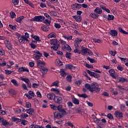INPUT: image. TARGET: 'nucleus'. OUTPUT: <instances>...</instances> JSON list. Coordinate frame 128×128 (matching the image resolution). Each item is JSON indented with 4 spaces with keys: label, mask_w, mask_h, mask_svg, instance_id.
<instances>
[{
    "label": "nucleus",
    "mask_w": 128,
    "mask_h": 128,
    "mask_svg": "<svg viewBox=\"0 0 128 128\" xmlns=\"http://www.w3.org/2000/svg\"><path fill=\"white\" fill-rule=\"evenodd\" d=\"M50 44L52 46L51 48H52L54 50H57L58 48H60V42L57 39L52 38L50 40Z\"/></svg>",
    "instance_id": "f257e3e1"
},
{
    "label": "nucleus",
    "mask_w": 128,
    "mask_h": 128,
    "mask_svg": "<svg viewBox=\"0 0 128 128\" xmlns=\"http://www.w3.org/2000/svg\"><path fill=\"white\" fill-rule=\"evenodd\" d=\"M28 38H30V34L28 32L24 33V36H22L18 37V40L20 44H24V42H29Z\"/></svg>",
    "instance_id": "f03ea898"
},
{
    "label": "nucleus",
    "mask_w": 128,
    "mask_h": 128,
    "mask_svg": "<svg viewBox=\"0 0 128 128\" xmlns=\"http://www.w3.org/2000/svg\"><path fill=\"white\" fill-rule=\"evenodd\" d=\"M80 54L82 56H86V54H88V56H92V50L85 47H82Z\"/></svg>",
    "instance_id": "7ed1b4c3"
},
{
    "label": "nucleus",
    "mask_w": 128,
    "mask_h": 128,
    "mask_svg": "<svg viewBox=\"0 0 128 128\" xmlns=\"http://www.w3.org/2000/svg\"><path fill=\"white\" fill-rule=\"evenodd\" d=\"M100 92V88L98 87V83H92L91 92Z\"/></svg>",
    "instance_id": "20e7f679"
},
{
    "label": "nucleus",
    "mask_w": 128,
    "mask_h": 128,
    "mask_svg": "<svg viewBox=\"0 0 128 128\" xmlns=\"http://www.w3.org/2000/svg\"><path fill=\"white\" fill-rule=\"evenodd\" d=\"M45 18L43 16H35L32 20V22H44Z\"/></svg>",
    "instance_id": "39448f33"
},
{
    "label": "nucleus",
    "mask_w": 128,
    "mask_h": 128,
    "mask_svg": "<svg viewBox=\"0 0 128 128\" xmlns=\"http://www.w3.org/2000/svg\"><path fill=\"white\" fill-rule=\"evenodd\" d=\"M82 42V38H76L74 40V42H75L74 46L76 48H80V44Z\"/></svg>",
    "instance_id": "423d86ee"
},
{
    "label": "nucleus",
    "mask_w": 128,
    "mask_h": 128,
    "mask_svg": "<svg viewBox=\"0 0 128 128\" xmlns=\"http://www.w3.org/2000/svg\"><path fill=\"white\" fill-rule=\"evenodd\" d=\"M114 116L116 118H118V120H120L124 118V114H122V112H120V111L115 112Z\"/></svg>",
    "instance_id": "0eeeda50"
},
{
    "label": "nucleus",
    "mask_w": 128,
    "mask_h": 128,
    "mask_svg": "<svg viewBox=\"0 0 128 128\" xmlns=\"http://www.w3.org/2000/svg\"><path fill=\"white\" fill-rule=\"evenodd\" d=\"M54 101L56 104H62V98L59 96H55Z\"/></svg>",
    "instance_id": "6e6552de"
},
{
    "label": "nucleus",
    "mask_w": 128,
    "mask_h": 128,
    "mask_svg": "<svg viewBox=\"0 0 128 128\" xmlns=\"http://www.w3.org/2000/svg\"><path fill=\"white\" fill-rule=\"evenodd\" d=\"M66 114H62L60 112H55L54 113V117L55 118H62L64 116V115Z\"/></svg>",
    "instance_id": "1a4fd4ad"
},
{
    "label": "nucleus",
    "mask_w": 128,
    "mask_h": 128,
    "mask_svg": "<svg viewBox=\"0 0 128 128\" xmlns=\"http://www.w3.org/2000/svg\"><path fill=\"white\" fill-rule=\"evenodd\" d=\"M30 72V70H28V69L25 66H22L18 68V72Z\"/></svg>",
    "instance_id": "9d476101"
},
{
    "label": "nucleus",
    "mask_w": 128,
    "mask_h": 128,
    "mask_svg": "<svg viewBox=\"0 0 128 128\" xmlns=\"http://www.w3.org/2000/svg\"><path fill=\"white\" fill-rule=\"evenodd\" d=\"M57 110L62 114H66V112L64 110V108H62V105H59L57 106Z\"/></svg>",
    "instance_id": "9b49d317"
},
{
    "label": "nucleus",
    "mask_w": 128,
    "mask_h": 128,
    "mask_svg": "<svg viewBox=\"0 0 128 128\" xmlns=\"http://www.w3.org/2000/svg\"><path fill=\"white\" fill-rule=\"evenodd\" d=\"M72 10H80V8H82V4H72Z\"/></svg>",
    "instance_id": "f8f14e48"
},
{
    "label": "nucleus",
    "mask_w": 128,
    "mask_h": 128,
    "mask_svg": "<svg viewBox=\"0 0 128 128\" xmlns=\"http://www.w3.org/2000/svg\"><path fill=\"white\" fill-rule=\"evenodd\" d=\"M110 34L112 36H118V31L116 30H111L109 32Z\"/></svg>",
    "instance_id": "ddd939ff"
},
{
    "label": "nucleus",
    "mask_w": 128,
    "mask_h": 128,
    "mask_svg": "<svg viewBox=\"0 0 128 128\" xmlns=\"http://www.w3.org/2000/svg\"><path fill=\"white\" fill-rule=\"evenodd\" d=\"M62 50H68V52H72V48H70V46L66 44L62 46Z\"/></svg>",
    "instance_id": "4468645a"
},
{
    "label": "nucleus",
    "mask_w": 128,
    "mask_h": 128,
    "mask_svg": "<svg viewBox=\"0 0 128 128\" xmlns=\"http://www.w3.org/2000/svg\"><path fill=\"white\" fill-rule=\"evenodd\" d=\"M44 66H46V63L44 62H42L40 60L37 61V66L38 68H44Z\"/></svg>",
    "instance_id": "2eb2a0df"
},
{
    "label": "nucleus",
    "mask_w": 128,
    "mask_h": 128,
    "mask_svg": "<svg viewBox=\"0 0 128 128\" xmlns=\"http://www.w3.org/2000/svg\"><path fill=\"white\" fill-rule=\"evenodd\" d=\"M94 12L97 14H102V8L96 7L94 10Z\"/></svg>",
    "instance_id": "dca6fc26"
},
{
    "label": "nucleus",
    "mask_w": 128,
    "mask_h": 128,
    "mask_svg": "<svg viewBox=\"0 0 128 128\" xmlns=\"http://www.w3.org/2000/svg\"><path fill=\"white\" fill-rule=\"evenodd\" d=\"M6 46L8 50H12V46L8 40H6Z\"/></svg>",
    "instance_id": "f3484780"
},
{
    "label": "nucleus",
    "mask_w": 128,
    "mask_h": 128,
    "mask_svg": "<svg viewBox=\"0 0 128 128\" xmlns=\"http://www.w3.org/2000/svg\"><path fill=\"white\" fill-rule=\"evenodd\" d=\"M72 18H74L78 22H82V16H74Z\"/></svg>",
    "instance_id": "a211bd4d"
},
{
    "label": "nucleus",
    "mask_w": 128,
    "mask_h": 128,
    "mask_svg": "<svg viewBox=\"0 0 128 128\" xmlns=\"http://www.w3.org/2000/svg\"><path fill=\"white\" fill-rule=\"evenodd\" d=\"M104 18H106L108 20H114V15L108 14V17H104V16H103Z\"/></svg>",
    "instance_id": "6ab92c4d"
},
{
    "label": "nucleus",
    "mask_w": 128,
    "mask_h": 128,
    "mask_svg": "<svg viewBox=\"0 0 128 128\" xmlns=\"http://www.w3.org/2000/svg\"><path fill=\"white\" fill-rule=\"evenodd\" d=\"M72 102L74 104H80V100L74 97L72 98Z\"/></svg>",
    "instance_id": "aec40b11"
},
{
    "label": "nucleus",
    "mask_w": 128,
    "mask_h": 128,
    "mask_svg": "<svg viewBox=\"0 0 128 128\" xmlns=\"http://www.w3.org/2000/svg\"><path fill=\"white\" fill-rule=\"evenodd\" d=\"M54 96H56V95L54 94H49L47 95V98H48V100H54Z\"/></svg>",
    "instance_id": "412c9836"
},
{
    "label": "nucleus",
    "mask_w": 128,
    "mask_h": 128,
    "mask_svg": "<svg viewBox=\"0 0 128 128\" xmlns=\"http://www.w3.org/2000/svg\"><path fill=\"white\" fill-rule=\"evenodd\" d=\"M41 28L44 32H48L50 30V27L46 26H42Z\"/></svg>",
    "instance_id": "4be33fe9"
},
{
    "label": "nucleus",
    "mask_w": 128,
    "mask_h": 128,
    "mask_svg": "<svg viewBox=\"0 0 128 128\" xmlns=\"http://www.w3.org/2000/svg\"><path fill=\"white\" fill-rule=\"evenodd\" d=\"M12 122H22V119H20L15 116H12Z\"/></svg>",
    "instance_id": "5701e85b"
},
{
    "label": "nucleus",
    "mask_w": 128,
    "mask_h": 128,
    "mask_svg": "<svg viewBox=\"0 0 128 128\" xmlns=\"http://www.w3.org/2000/svg\"><path fill=\"white\" fill-rule=\"evenodd\" d=\"M40 72H41L43 74H46L48 72V70L46 68H40Z\"/></svg>",
    "instance_id": "b1692460"
},
{
    "label": "nucleus",
    "mask_w": 128,
    "mask_h": 128,
    "mask_svg": "<svg viewBox=\"0 0 128 128\" xmlns=\"http://www.w3.org/2000/svg\"><path fill=\"white\" fill-rule=\"evenodd\" d=\"M108 72L110 74V76H112V78H115L114 76V69H110L108 70Z\"/></svg>",
    "instance_id": "393cba45"
},
{
    "label": "nucleus",
    "mask_w": 128,
    "mask_h": 128,
    "mask_svg": "<svg viewBox=\"0 0 128 128\" xmlns=\"http://www.w3.org/2000/svg\"><path fill=\"white\" fill-rule=\"evenodd\" d=\"M119 82H128V79L124 78H120L118 79Z\"/></svg>",
    "instance_id": "a878e982"
},
{
    "label": "nucleus",
    "mask_w": 128,
    "mask_h": 128,
    "mask_svg": "<svg viewBox=\"0 0 128 128\" xmlns=\"http://www.w3.org/2000/svg\"><path fill=\"white\" fill-rule=\"evenodd\" d=\"M85 88L86 90H88L92 92V84H85Z\"/></svg>",
    "instance_id": "bb28decb"
},
{
    "label": "nucleus",
    "mask_w": 128,
    "mask_h": 128,
    "mask_svg": "<svg viewBox=\"0 0 128 128\" xmlns=\"http://www.w3.org/2000/svg\"><path fill=\"white\" fill-rule=\"evenodd\" d=\"M66 68H69V70H72L73 68H76V66L70 64L66 66Z\"/></svg>",
    "instance_id": "cd10ccee"
},
{
    "label": "nucleus",
    "mask_w": 128,
    "mask_h": 128,
    "mask_svg": "<svg viewBox=\"0 0 128 128\" xmlns=\"http://www.w3.org/2000/svg\"><path fill=\"white\" fill-rule=\"evenodd\" d=\"M11 82L13 84L14 86H18V81L16 80L15 79H12L11 80Z\"/></svg>",
    "instance_id": "c85d7f7f"
},
{
    "label": "nucleus",
    "mask_w": 128,
    "mask_h": 128,
    "mask_svg": "<svg viewBox=\"0 0 128 128\" xmlns=\"http://www.w3.org/2000/svg\"><path fill=\"white\" fill-rule=\"evenodd\" d=\"M24 16H21L17 18V19L16 20V21L17 22H19V24H22V20H24Z\"/></svg>",
    "instance_id": "c756f323"
},
{
    "label": "nucleus",
    "mask_w": 128,
    "mask_h": 128,
    "mask_svg": "<svg viewBox=\"0 0 128 128\" xmlns=\"http://www.w3.org/2000/svg\"><path fill=\"white\" fill-rule=\"evenodd\" d=\"M8 26L11 30H16V28H18V26H16V25L13 26L12 24H9Z\"/></svg>",
    "instance_id": "7c9ffc66"
},
{
    "label": "nucleus",
    "mask_w": 128,
    "mask_h": 128,
    "mask_svg": "<svg viewBox=\"0 0 128 128\" xmlns=\"http://www.w3.org/2000/svg\"><path fill=\"white\" fill-rule=\"evenodd\" d=\"M118 30L120 32H121L122 34H128V32L123 30L122 28L120 27L118 28Z\"/></svg>",
    "instance_id": "2f4dec72"
},
{
    "label": "nucleus",
    "mask_w": 128,
    "mask_h": 128,
    "mask_svg": "<svg viewBox=\"0 0 128 128\" xmlns=\"http://www.w3.org/2000/svg\"><path fill=\"white\" fill-rule=\"evenodd\" d=\"M31 36L32 38H34V40L36 42H40V37L36 35H35L34 36V35H32Z\"/></svg>",
    "instance_id": "473e14b6"
},
{
    "label": "nucleus",
    "mask_w": 128,
    "mask_h": 128,
    "mask_svg": "<svg viewBox=\"0 0 128 128\" xmlns=\"http://www.w3.org/2000/svg\"><path fill=\"white\" fill-rule=\"evenodd\" d=\"M51 92H54L55 94H58L60 92V89L58 88H52L51 89Z\"/></svg>",
    "instance_id": "72a5a7b5"
},
{
    "label": "nucleus",
    "mask_w": 128,
    "mask_h": 128,
    "mask_svg": "<svg viewBox=\"0 0 128 128\" xmlns=\"http://www.w3.org/2000/svg\"><path fill=\"white\" fill-rule=\"evenodd\" d=\"M9 92L10 94H13L14 96L16 94H18V92H16V90H14V89H10V90H9Z\"/></svg>",
    "instance_id": "f704fd0d"
},
{
    "label": "nucleus",
    "mask_w": 128,
    "mask_h": 128,
    "mask_svg": "<svg viewBox=\"0 0 128 128\" xmlns=\"http://www.w3.org/2000/svg\"><path fill=\"white\" fill-rule=\"evenodd\" d=\"M25 108H32V104L30 102H26L25 104Z\"/></svg>",
    "instance_id": "c9c22d12"
},
{
    "label": "nucleus",
    "mask_w": 128,
    "mask_h": 128,
    "mask_svg": "<svg viewBox=\"0 0 128 128\" xmlns=\"http://www.w3.org/2000/svg\"><path fill=\"white\" fill-rule=\"evenodd\" d=\"M58 84H60V82L58 80H56L52 82L51 86H58Z\"/></svg>",
    "instance_id": "e433bc0d"
},
{
    "label": "nucleus",
    "mask_w": 128,
    "mask_h": 128,
    "mask_svg": "<svg viewBox=\"0 0 128 128\" xmlns=\"http://www.w3.org/2000/svg\"><path fill=\"white\" fill-rule=\"evenodd\" d=\"M70 56H72V53L70 52H66L65 56L66 58H68V60H71Z\"/></svg>",
    "instance_id": "4c0bfd02"
},
{
    "label": "nucleus",
    "mask_w": 128,
    "mask_h": 128,
    "mask_svg": "<svg viewBox=\"0 0 128 128\" xmlns=\"http://www.w3.org/2000/svg\"><path fill=\"white\" fill-rule=\"evenodd\" d=\"M12 2L14 6H18V4H20V0H12Z\"/></svg>",
    "instance_id": "58836bf2"
},
{
    "label": "nucleus",
    "mask_w": 128,
    "mask_h": 128,
    "mask_svg": "<svg viewBox=\"0 0 128 128\" xmlns=\"http://www.w3.org/2000/svg\"><path fill=\"white\" fill-rule=\"evenodd\" d=\"M92 40L95 44H100V42H102V40L98 38H93Z\"/></svg>",
    "instance_id": "ea45409f"
},
{
    "label": "nucleus",
    "mask_w": 128,
    "mask_h": 128,
    "mask_svg": "<svg viewBox=\"0 0 128 128\" xmlns=\"http://www.w3.org/2000/svg\"><path fill=\"white\" fill-rule=\"evenodd\" d=\"M20 80L22 82H26V84L30 82L29 79L28 78H22V77H20Z\"/></svg>",
    "instance_id": "a19ab883"
},
{
    "label": "nucleus",
    "mask_w": 128,
    "mask_h": 128,
    "mask_svg": "<svg viewBox=\"0 0 128 128\" xmlns=\"http://www.w3.org/2000/svg\"><path fill=\"white\" fill-rule=\"evenodd\" d=\"M34 60H38L42 56V55H38V54H34Z\"/></svg>",
    "instance_id": "79ce46f5"
},
{
    "label": "nucleus",
    "mask_w": 128,
    "mask_h": 128,
    "mask_svg": "<svg viewBox=\"0 0 128 128\" xmlns=\"http://www.w3.org/2000/svg\"><path fill=\"white\" fill-rule=\"evenodd\" d=\"M87 74H88L90 76H94V72H92L88 70H86Z\"/></svg>",
    "instance_id": "37998d69"
},
{
    "label": "nucleus",
    "mask_w": 128,
    "mask_h": 128,
    "mask_svg": "<svg viewBox=\"0 0 128 128\" xmlns=\"http://www.w3.org/2000/svg\"><path fill=\"white\" fill-rule=\"evenodd\" d=\"M107 118H108L109 120H114V116L111 114H108L107 115Z\"/></svg>",
    "instance_id": "c03bdc74"
},
{
    "label": "nucleus",
    "mask_w": 128,
    "mask_h": 128,
    "mask_svg": "<svg viewBox=\"0 0 128 128\" xmlns=\"http://www.w3.org/2000/svg\"><path fill=\"white\" fill-rule=\"evenodd\" d=\"M2 126H8L10 124V123L8 122H6V120H4V119L2 120Z\"/></svg>",
    "instance_id": "a18cd8bd"
},
{
    "label": "nucleus",
    "mask_w": 128,
    "mask_h": 128,
    "mask_svg": "<svg viewBox=\"0 0 128 128\" xmlns=\"http://www.w3.org/2000/svg\"><path fill=\"white\" fill-rule=\"evenodd\" d=\"M72 76L70 75L67 76L66 79L68 82H72Z\"/></svg>",
    "instance_id": "49530a36"
},
{
    "label": "nucleus",
    "mask_w": 128,
    "mask_h": 128,
    "mask_svg": "<svg viewBox=\"0 0 128 128\" xmlns=\"http://www.w3.org/2000/svg\"><path fill=\"white\" fill-rule=\"evenodd\" d=\"M78 96L80 98H88V95L86 94H78Z\"/></svg>",
    "instance_id": "de8ad7c7"
},
{
    "label": "nucleus",
    "mask_w": 128,
    "mask_h": 128,
    "mask_svg": "<svg viewBox=\"0 0 128 128\" xmlns=\"http://www.w3.org/2000/svg\"><path fill=\"white\" fill-rule=\"evenodd\" d=\"M118 88H119V90L121 92H122V90H126L125 88H124V87H122V86L120 85L118 86Z\"/></svg>",
    "instance_id": "09e8293b"
},
{
    "label": "nucleus",
    "mask_w": 128,
    "mask_h": 128,
    "mask_svg": "<svg viewBox=\"0 0 128 128\" xmlns=\"http://www.w3.org/2000/svg\"><path fill=\"white\" fill-rule=\"evenodd\" d=\"M44 24H46L48 26H50V21H48V20H45L44 21Z\"/></svg>",
    "instance_id": "8fccbe9b"
},
{
    "label": "nucleus",
    "mask_w": 128,
    "mask_h": 128,
    "mask_svg": "<svg viewBox=\"0 0 128 128\" xmlns=\"http://www.w3.org/2000/svg\"><path fill=\"white\" fill-rule=\"evenodd\" d=\"M87 60H89L91 64H94V62H95L94 59L90 57H88Z\"/></svg>",
    "instance_id": "3c124183"
},
{
    "label": "nucleus",
    "mask_w": 128,
    "mask_h": 128,
    "mask_svg": "<svg viewBox=\"0 0 128 128\" xmlns=\"http://www.w3.org/2000/svg\"><path fill=\"white\" fill-rule=\"evenodd\" d=\"M50 106L52 110H58V107L54 105L50 104Z\"/></svg>",
    "instance_id": "603ef678"
},
{
    "label": "nucleus",
    "mask_w": 128,
    "mask_h": 128,
    "mask_svg": "<svg viewBox=\"0 0 128 128\" xmlns=\"http://www.w3.org/2000/svg\"><path fill=\"white\" fill-rule=\"evenodd\" d=\"M12 72V70H5V74H7L8 76Z\"/></svg>",
    "instance_id": "864d4df0"
},
{
    "label": "nucleus",
    "mask_w": 128,
    "mask_h": 128,
    "mask_svg": "<svg viewBox=\"0 0 128 128\" xmlns=\"http://www.w3.org/2000/svg\"><path fill=\"white\" fill-rule=\"evenodd\" d=\"M54 26L56 28H62L60 24H58V23H55Z\"/></svg>",
    "instance_id": "5fc2aeb1"
},
{
    "label": "nucleus",
    "mask_w": 128,
    "mask_h": 128,
    "mask_svg": "<svg viewBox=\"0 0 128 128\" xmlns=\"http://www.w3.org/2000/svg\"><path fill=\"white\" fill-rule=\"evenodd\" d=\"M40 126L32 124L30 126V128H39Z\"/></svg>",
    "instance_id": "6e6d98bb"
},
{
    "label": "nucleus",
    "mask_w": 128,
    "mask_h": 128,
    "mask_svg": "<svg viewBox=\"0 0 128 128\" xmlns=\"http://www.w3.org/2000/svg\"><path fill=\"white\" fill-rule=\"evenodd\" d=\"M67 104L68 108H72V106H74V104H72V102H68Z\"/></svg>",
    "instance_id": "4d7b16f0"
},
{
    "label": "nucleus",
    "mask_w": 128,
    "mask_h": 128,
    "mask_svg": "<svg viewBox=\"0 0 128 128\" xmlns=\"http://www.w3.org/2000/svg\"><path fill=\"white\" fill-rule=\"evenodd\" d=\"M10 14L11 16V18H14L16 16V13H14V12H12V13H10Z\"/></svg>",
    "instance_id": "13d9d810"
},
{
    "label": "nucleus",
    "mask_w": 128,
    "mask_h": 128,
    "mask_svg": "<svg viewBox=\"0 0 128 128\" xmlns=\"http://www.w3.org/2000/svg\"><path fill=\"white\" fill-rule=\"evenodd\" d=\"M86 68H94V66H92V65L88 63L86 64Z\"/></svg>",
    "instance_id": "bf43d9fd"
},
{
    "label": "nucleus",
    "mask_w": 128,
    "mask_h": 128,
    "mask_svg": "<svg viewBox=\"0 0 128 128\" xmlns=\"http://www.w3.org/2000/svg\"><path fill=\"white\" fill-rule=\"evenodd\" d=\"M44 16H46V18H48V20H52V17L48 15V14L44 13Z\"/></svg>",
    "instance_id": "052dcab7"
},
{
    "label": "nucleus",
    "mask_w": 128,
    "mask_h": 128,
    "mask_svg": "<svg viewBox=\"0 0 128 128\" xmlns=\"http://www.w3.org/2000/svg\"><path fill=\"white\" fill-rule=\"evenodd\" d=\"M6 66V62L4 61L2 62H0V66Z\"/></svg>",
    "instance_id": "680f3d73"
},
{
    "label": "nucleus",
    "mask_w": 128,
    "mask_h": 128,
    "mask_svg": "<svg viewBox=\"0 0 128 128\" xmlns=\"http://www.w3.org/2000/svg\"><path fill=\"white\" fill-rule=\"evenodd\" d=\"M117 68L118 70H120V72H122L124 70V68H122V66H120V65H118L117 66Z\"/></svg>",
    "instance_id": "e2e57ef3"
},
{
    "label": "nucleus",
    "mask_w": 128,
    "mask_h": 128,
    "mask_svg": "<svg viewBox=\"0 0 128 128\" xmlns=\"http://www.w3.org/2000/svg\"><path fill=\"white\" fill-rule=\"evenodd\" d=\"M22 88H24V90H28V88L26 87V85L24 83H23L22 84Z\"/></svg>",
    "instance_id": "0e129e2a"
},
{
    "label": "nucleus",
    "mask_w": 128,
    "mask_h": 128,
    "mask_svg": "<svg viewBox=\"0 0 128 128\" xmlns=\"http://www.w3.org/2000/svg\"><path fill=\"white\" fill-rule=\"evenodd\" d=\"M56 33L54 32H52L51 34H50L49 35H48V36H50V38H56Z\"/></svg>",
    "instance_id": "69168bd1"
},
{
    "label": "nucleus",
    "mask_w": 128,
    "mask_h": 128,
    "mask_svg": "<svg viewBox=\"0 0 128 128\" xmlns=\"http://www.w3.org/2000/svg\"><path fill=\"white\" fill-rule=\"evenodd\" d=\"M30 44V46L31 48H33V50H34V48H36V45L34 44V43H31Z\"/></svg>",
    "instance_id": "338daca9"
},
{
    "label": "nucleus",
    "mask_w": 128,
    "mask_h": 128,
    "mask_svg": "<svg viewBox=\"0 0 128 128\" xmlns=\"http://www.w3.org/2000/svg\"><path fill=\"white\" fill-rule=\"evenodd\" d=\"M15 112H16V114H20V112H22V110L20 108H16Z\"/></svg>",
    "instance_id": "774afa93"
}]
</instances>
